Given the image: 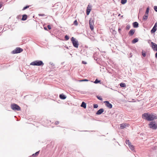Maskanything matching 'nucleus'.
I'll return each mask as SVG.
<instances>
[{
  "label": "nucleus",
  "instance_id": "nucleus-1",
  "mask_svg": "<svg viewBox=\"0 0 157 157\" xmlns=\"http://www.w3.org/2000/svg\"><path fill=\"white\" fill-rule=\"evenodd\" d=\"M142 117L148 121H153L155 119H157V116L154 113L149 114L148 113H145L143 114Z\"/></svg>",
  "mask_w": 157,
  "mask_h": 157
},
{
  "label": "nucleus",
  "instance_id": "nucleus-22",
  "mask_svg": "<svg viewBox=\"0 0 157 157\" xmlns=\"http://www.w3.org/2000/svg\"><path fill=\"white\" fill-rule=\"evenodd\" d=\"M120 85L121 87H126V84L125 83H121L120 84Z\"/></svg>",
  "mask_w": 157,
  "mask_h": 157
},
{
  "label": "nucleus",
  "instance_id": "nucleus-9",
  "mask_svg": "<svg viewBox=\"0 0 157 157\" xmlns=\"http://www.w3.org/2000/svg\"><path fill=\"white\" fill-rule=\"evenodd\" d=\"M104 109L101 108L98 110L96 112V114L97 115H100L104 111Z\"/></svg>",
  "mask_w": 157,
  "mask_h": 157
},
{
  "label": "nucleus",
  "instance_id": "nucleus-50",
  "mask_svg": "<svg viewBox=\"0 0 157 157\" xmlns=\"http://www.w3.org/2000/svg\"><path fill=\"white\" fill-rule=\"evenodd\" d=\"M113 140H115V138H113Z\"/></svg>",
  "mask_w": 157,
  "mask_h": 157
},
{
  "label": "nucleus",
  "instance_id": "nucleus-31",
  "mask_svg": "<svg viewBox=\"0 0 157 157\" xmlns=\"http://www.w3.org/2000/svg\"><path fill=\"white\" fill-rule=\"evenodd\" d=\"M130 28V25H127L126 27V29L127 30H129Z\"/></svg>",
  "mask_w": 157,
  "mask_h": 157
},
{
  "label": "nucleus",
  "instance_id": "nucleus-29",
  "mask_svg": "<svg viewBox=\"0 0 157 157\" xmlns=\"http://www.w3.org/2000/svg\"><path fill=\"white\" fill-rule=\"evenodd\" d=\"M29 6H26L24 7L23 8V9H22V10H26V9L29 8Z\"/></svg>",
  "mask_w": 157,
  "mask_h": 157
},
{
  "label": "nucleus",
  "instance_id": "nucleus-5",
  "mask_svg": "<svg viewBox=\"0 0 157 157\" xmlns=\"http://www.w3.org/2000/svg\"><path fill=\"white\" fill-rule=\"evenodd\" d=\"M71 40L72 42L73 46L75 48H78L79 44L78 40L74 37H72L71 38Z\"/></svg>",
  "mask_w": 157,
  "mask_h": 157
},
{
  "label": "nucleus",
  "instance_id": "nucleus-16",
  "mask_svg": "<svg viewBox=\"0 0 157 157\" xmlns=\"http://www.w3.org/2000/svg\"><path fill=\"white\" fill-rule=\"evenodd\" d=\"M139 40L137 38H135L133 39L132 41V44H135Z\"/></svg>",
  "mask_w": 157,
  "mask_h": 157
},
{
  "label": "nucleus",
  "instance_id": "nucleus-32",
  "mask_svg": "<svg viewBox=\"0 0 157 157\" xmlns=\"http://www.w3.org/2000/svg\"><path fill=\"white\" fill-rule=\"evenodd\" d=\"M74 24L75 25H77L78 24V22H77V21L76 20H75L74 22Z\"/></svg>",
  "mask_w": 157,
  "mask_h": 157
},
{
  "label": "nucleus",
  "instance_id": "nucleus-23",
  "mask_svg": "<svg viewBox=\"0 0 157 157\" xmlns=\"http://www.w3.org/2000/svg\"><path fill=\"white\" fill-rule=\"evenodd\" d=\"M129 147V148L131 150H133L134 149V146L132 145L131 144H130V145H129L128 146Z\"/></svg>",
  "mask_w": 157,
  "mask_h": 157
},
{
  "label": "nucleus",
  "instance_id": "nucleus-35",
  "mask_svg": "<svg viewBox=\"0 0 157 157\" xmlns=\"http://www.w3.org/2000/svg\"><path fill=\"white\" fill-rule=\"evenodd\" d=\"M21 15H19L17 17V18L18 19H21Z\"/></svg>",
  "mask_w": 157,
  "mask_h": 157
},
{
  "label": "nucleus",
  "instance_id": "nucleus-26",
  "mask_svg": "<svg viewBox=\"0 0 157 157\" xmlns=\"http://www.w3.org/2000/svg\"><path fill=\"white\" fill-rule=\"evenodd\" d=\"M125 143L127 144H128V146L131 144L129 140H126Z\"/></svg>",
  "mask_w": 157,
  "mask_h": 157
},
{
  "label": "nucleus",
  "instance_id": "nucleus-19",
  "mask_svg": "<svg viewBox=\"0 0 157 157\" xmlns=\"http://www.w3.org/2000/svg\"><path fill=\"white\" fill-rule=\"evenodd\" d=\"M89 24L90 25H94V21L90 19L89 21Z\"/></svg>",
  "mask_w": 157,
  "mask_h": 157
},
{
  "label": "nucleus",
  "instance_id": "nucleus-25",
  "mask_svg": "<svg viewBox=\"0 0 157 157\" xmlns=\"http://www.w3.org/2000/svg\"><path fill=\"white\" fill-rule=\"evenodd\" d=\"M127 0H121V3L122 4H124L127 2Z\"/></svg>",
  "mask_w": 157,
  "mask_h": 157
},
{
  "label": "nucleus",
  "instance_id": "nucleus-44",
  "mask_svg": "<svg viewBox=\"0 0 157 157\" xmlns=\"http://www.w3.org/2000/svg\"><path fill=\"white\" fill-rule=\"evenodd\" d=\"M82 63H83V64H86V62H85V61H82Z\"/></svg>",
  "mask_w": 157,
  "mask_h": 157
},
{
  "label": "nucleus",
  "instance_id": "nucleus-24",
  "mask_svg": "<svg viewBox=\"0 0 157 157\" xmlns=\"http://www.w3.org/2000/svg\"><path fill=\"white\" fill-rule=\"evenodd\" d=\"M101 82V81L98 80L97 79H96L95 81L94 82V83L95 84L99 83Z\"/></svg>",
  "mask_w": 157,
  "mask_h": 157
},
{
  "label": "nucleus",
  "instance_id": "nucleus-11",
  "mask_svg": "<svg viewBox=\"0 0 157 157\" xmlns=\"http://www.w3.org/2000/svg\"><path fill=\"white\" fill-rule=\"evenodd\" d=\"M135 29H132L130 30L128 33V34L131 36H132L135 32Z\"/></svg>",
  "mask_w": 157,
  "mask_h": 157
},
{
  "label": "nucleus",
  "instance_id": "nucleus-2",
  "mask_svg": "<svg viewBox=\"0 0 157 157\" xmlns=\"http://www.w3.org/2000/svg\"><path fill=\"white\" fill-rule=\"evenodd\" d=\"M30 64L33 66H43L44 63L41 60H36L31 63Z\"/></svg>",
  "mask_w": 157,
  "mask_h": 157
},
{
  "label": "nucleus",
  "instance_id": "nucleus-41",
  "mask_svg": "<svg viewBox=\"0 0 157 157\" xmlns=\"http://www.w3.org/2000/svg\"><path fill=\"white\" fill-rule=\"evenodd\" d=\"M142 55L144 57H145L146 56L145 53H143V52L142 53Z\"/></svg>",
  "mask_w": 157,
  "mask_h": 157
},
{
  "label": "nucleus",
  "instance_id": "nucleus-15",
  "mask_svg": "<svg viewBox=\"0 0 157 157\" xmlns=\"http://www.w3.org/2000/svg\"><path fill=\"white\" fill-rule=\"evenodd\" d=\"M157 28L154 27H153L151 30V33H155L157 30Z\"/></svg>",
  "mask_w": 157,
  "mask_h": 157
},
{
  "label": "nucleus",
  "instance_id": "nucleus-4",
  "mask_svg": "<svg viewBox=\"0 0 157 157\" xmlns=\"http://www.w3.org/2000/svg\"><path fill=\"white\" fill-rule=\"evenodd\" d=\"M11 109L14 111H20L21 108L17 104L13 103L11 105Z\"/></svg>",
  "mask_w": 157,
  "mask_h": 157
},
{
  "label": "nucleus",
  "instance_id": "nucleus-17",
  "mask_svg": "<svg viewBox=\"0 0 157 157\" xmlns=\"http://www.w3.org/2000/svg\"><path fill=\"white\" fill-rule=\"evenodd\" d=\"M81 106L84 108H86V103L83 101L81 105Z\"/></svg>",
  "mask_w": 157,
  "mask_h": 157
},
{
  "label": "nucleus",
  "instance_id": "nucleus-34",
  "mask_svg": "<svg viewBox=\"0 0 157 157\" xmlns=\"http://www.w3.org/2000/svg\"><path fill=\"white\" fill-rule=\"evenodd\" d=\"M93 105L94 108H97L98 107V105L97 104H94Z\"/></svg>",
  "mask_w": 157,
  "mask_h": 157
},
{
  "label": "nucleus",
  "instance_id": "nucleus-33",
  "mask_svg": "<svg viewBox=\"0 0 157 157\" xmlns=\"http://www.w3.org/2000/svg\"><path fill=\"white\" fill-rule=\"evenodd\" d=\"M97 98L101 100V101H102V98L100 97V96H97Z\"/></svg>",
  "mask_w": 157,
  "mask_h": 157
},
{
  "label": "nucleus",
  "instance_id": "nucleus-20",
  "mask_svg": "<svg viewBox=\"0 0 157 157\" xmlns=\"http://www.w3.org/2000/svg\"><path fill=\"white\" fill-rule=\"evenodd\" d=\"M126 125L125 124H122L120 125V128L121 129H124L125 128Z\"/></svg>",
  "mask_w": 157,
  "mask_h": 157
},
{
  "label": "nucleus",
  "instance_id": "nucleus-37",
  "mask_svg": "<svg viewBox=\"0 0 157 157\" xmlns=\"http://www.w3.org/2000/svg\"><path fill=\"white\" fill-rule=\"evenodd\" d=\"M89 81L88 80L86 79H84L82 80H80V82H82V81Z\"/></svg>",
  "mask_w": 157,
  "mask_h": 157
},
{
  "label": "nucleus",
  "instance_id": "nucleus-45",
  "mask_svg": "<svg viewBox=\"0 0 157 157\" xmlns=\"http://www.w3.org/2000/svg\"><path fill=\"white\" fill-rule=\"evenodd\" d=\"M44 29L46 30H48V29H47V28L46 27H44Z\"/></svg>",
  "mask_w": 157,
  "mask_h": 157
},
{
  "label": "nucleus",
  "instance_id": "nucleus-51",
  "mask_svg": "<svg viewBox=\"0 0 157 157\" xmlns=\"http://www.w3.org/2000/svg\"><path fill=\"white\" fill-rule=\"evenodd\" d=\"M123 16H121V17H123Z\"/></svg>",
  "mask_w": 157,
  "mask_h": 157
},
{
  "label": "nucleus",
  "instance_id": "nucleus-42",
  "mask_svg": "<svg viewBox=\"0 0 157 157\" xmlns=\"http://www.w3.org/2000/svg\"><path fill=\"white\" fill-rule=\"evenodd\" d=\"M59 123V122L58 121H56L55 122V124L56 125L58 124Z\"/></svg>",
  "mask_w": 157,
  "mask_h": 157
},
{
  "label": "nucleus",
  "instance_id": "nucleus-8",
  "mask_svg": "<svg viewBox=\"0 0 157 157\" xmlns=\"http://www.w3.org/2000/svg\"><path fill=\"white\" fill-rule=\"evenodd\" d=\"M151 47L154 50L157 51V44L153 42H151Z\"/></svg>",
  "mask_w": 157,
  "mask_h": 157
},
{
  "label": "nucleus",
  "instance_id": "nucleus-43",
  "mask_svg": "<svg viewBox=\"0 0 157 157\" xmlns=\"http://www.w3.org/2000/svg\"><path fill=\"white\" fill-rule=\"evenodd\" d=\"M39 15L40 16H44L45 15L44 14H39Z\"/></svg>",
  "mask_w": 157,
  "mask_h": 157
},
{
  "label": "nucleus",
  "instance_id": "nucleus-48",
  "mask_svg": "<svg viewBox=\"0 0 157 157\" xmlns=\"http://www.w3.org/2000/svg\"><path fill=\"white\" fill-rule=\"evenodd\" d=\"M150 41H151V40H149L148 41V43H150Z\"/></svg>",
  "mask_w": 157,
  "mask_h": 157
},
{
  "label": "nucleus",
  "instance_id": "nucleus-18",
  "mask_svg": "<svg viewBox=\"0 0 157 157\" xmlns=\"http://www.w3.org/2000/svg\"><path fill=\"white\" fill-rule=\"evenodd\" d=\"M40 151H38L36 152L35 153L33 154L32 155V156L33 157H35L37 156L39 153Z\"/></svg>",
  "mask_w": 157,
  "mask_h": 157
},
{
  "label": "nucleus",
  "instance_id": "nucleus-6",
  "mask_svg": "<svg viewBox=\"0 0 157 157\" xmlns=\"http://www.w3.org/2000/svg\"><path fill=\"white\" fill-rule=\"evenodd\" d=\"M23 51V49L20 48H17L15 49L13 51L12 53L13 54H16L20 53Z\"/></svg>",
  "mask_w": 157,
  "mask_h": 157
},
{
  "label": "nucleus",
  "instance_id": "nucleus-28",
  "mask_svg": "<svg viewBox=\"0 0 157 157\" xmlns=\"http://www.w3.org/2000/svg\"><path fill=\"white\" fill-rule=\"evenodd\" d=\"M64 37L66 40H67L69 39V36L67 35H65Z\"/></svg>",
  "mask_w": 157,
  "mask_h": 157
},
{
  "label": "nucleus",
  "instance_id": "nucleus-40",
  "mask_svg": "<svg viewBox=\"0 0 157 157\" xmlns=\"http://www.w3.org/2000/svg\"><path fill=\"white\" fill-rule=\"evenodd\" d=\"M153 27L156 28H157V22L155 23Z\"/></svg>",
  "mask_w": 157,
  "mask_h": 157
},
{
  "label": "nucleus",
  "instance_id": "nucleus-27",
  "mask_svg": "<svg viewBox=\"0 0 157 157\" xmlns=\"http://www.w3.org/2000/svg\"><path fill=\"white\" fill-rule=\"evenodd\" d=\"M149 7H148L147 8L145 14H148V13H149Z\"/></svg>",
  "mask_w": 157,
  "mask_h": 157
},
{
  "label": "nucleus",
  "instance_id": "nucleus-39",
  "mask_svg": "<svg viewBox=\"0 0 157 157\" xmlns=\"http://www.w3.org/2000/svg\"><path fill=\"white\" fill-rule=\"evenodd\" d=\"M47 27L50 30V29H51V27L50 25H48L47 26Z\"/></svg>",
  "mask_w": 157,
  "mask_h": 157
},
{
  "label": "nucleus",
  "instance_id": "nucleus-30",
  "mask_svg": "<svg viewBox=\"0 0 157 157\" xmlns=\"http://www.w3.org/2000/svg\"><path fill=\"white\" fill-rule=\"evenodd\" d=\"M90 27L91 30L93 31L94 29V25H90Z\"/></svg>",
  "mask_w": 157,
  "mask_h": 157
},
{
  "label": "nucleus",
  "instance_id": "nucleus-13",
  "mask_svg": "<svg viewBox=\"0 0 157 157\" xmlns=\"http://www.w3.org/2000/svg\"><path fill=\"white\" fill-rule=\"evenodd\" d=\"M27 15L25 14H24L22 15V18L21 20L22 21H25L27 19Z\"/></svg>",
  "mask_w": 157,
  "mask_h": 157
},
{
  "label": "nucleus",
  "instance_id": "nucleus-12",
  "mask_svg": "<svg viewBox=\"0 0 157 157\" xmlns=\"http://www.w3.org/2000/svg\"><path fill=\"white\" fill-rule=\"evenodd\" d=\"M133 26L135 28H137L139 27V24L137 22H134L133 24Z\"/></svg>",
  "mask_w": 157,
  "mask_h": 157
},
{
  "label": "nucleus",
  "instance_id": "nucleus-46",
  "mask_svg": "<svg viewBox=\"0 0 157 157\" xmlns=\"http://www.w3.org/2000/svg\"><path fill=\"white\" fill-rule=\"evenodd\" d=\"M155 57L157 59V52L155 54Z\"/></svg>",
  "mask_w": 157,
  "mask_h": 157
},
{
  "label": "nucleus",
  "instance_id": "nucleus-38",
  "mask_svg": "<svg viewBox=\"0 0 157 157\" xmlns=\"http://www.w3.org/2000/svg\"><path fill=\"white\" fill-rule=\"evenodd\" d=\"M3 3L2 2H0V9L1 8V7H2V6L3 5Z\"/></svg>",
  "mask_w": 157,
  "mask_h": 157
},
{
  "label": "nucleus",
  "instance_id": "nucleus-3",
  "mask_svg": "<svg viewBox=\"0 0 157 157\" xmlns=\"http://www.w3.org/2000/svg\"><path fill=\"white\" fill-rule=\"evenodd\" d=\"M148 125L149 128L153 130H155L157 128V123L155 121H151Z\"/></svg>",
  "mask_w": 157,
  "mask_h": 157
},
{
  "label": "nucleus",
  "instance_id": "nucleus-49",
  "mask_svg": "<svg viewBox=\"0 0 157 157\" xmlns=\"http://www.w3.org/2000/svg\"><path fill=\"white\" fill-rule=\"evenodd\" d=\"M120 14H119L118 15V16H120Z\"/></svg>",
  "mask_w": 157,
  "mask_h": 157
},
{
  "label": "nucleus",
  "instance_id": "nucleus-7",
  "mask_svg": "<svg viewBox=\"0 0 157 157\" xmlns=\"http://www.w3.org/2000/svg\"><path fill=\"white\" fill-rule=\"evenodd\" d=\"M104 103L105 104V105L108 108L111 109L112 108L113 106L112 104L110 103L108 101H104Z\"/></svg>",
  "mask_w": 157,
  "mask_h": 157
},
{
  "label": "nucleus",
  "instance_id": "nucleus-47",
  "mask_svg": "<svg viewBox=\"0 0 157 157\" xmlns=\"http://www.w3.org/2000/svg\"><path fill=\"white\" fill-rule=\"evenodd\" d=\"M50 64H51V65H53V66H54V64H53V63H52L50 62Z\"/></svg>",
  "mask_w": 157,
  "mask_h": 157
},
{
  "label": "nucleus",
  "instance_id": "nucleus-10",
  "mask_svg": "<svg viewBox=\"0 0 157 157\" xmlns=\"http://www.w3.org/2000/svg\"><path fill=\"white\" fill-rule=\"evenodd\" d=\"M59 97L61 99L63 100L65 99L67 97L66 96L63 94H60L59 95Z\"/></svg>",
  "mask_w": 157,
  "mask_h": 157
},
{
  "label": "nucleus",
  "instance_id": "nucleus-21",
  "mask_svg": "<svg viewBox=\"0 0 157 157\" xmlns=\"http://www.w3.org/2000/svg\"><path fill=\"white\" fill-rule=\"evenodd\" d=\"M148 18V14H145L144 15L143 17V20H146Z\"/></svg>",
  "mask_w": 157,
  "mask_h": 157
},
{
  "label": "nucleus",
  "instance_id": "nucleus-36",
  "mask_svg": "<svg viewBox=\"0 0 157 157\" xmlns=\"http://www.w3.org/2000/svg\"><path fill=\"white\" fill-rule=\"evenodd\" d=\"M154 10L157 12V6H155L154 7Z\"/></svg>",
  "mask_w": 157,
  "mask_h": 157
},
{
  "label": "nucleus",
  "instance_id": "nucleus-14",
  "mask_svg": "<svg viewBox=\"0 0 157 157\" xmlns=\"http://www.w3.org/2000/svg\"><path fill=\"white\" fill-rule=\"evenodd\" d=\"M89 6V5L88 6V7L86 9V14L87 15H89L90 14V12L91 9H90L91 7H90V8H88V7Z\"/></svg>",
  "mask_w": 157,
  "mask_h": 157
}]
</instances>
